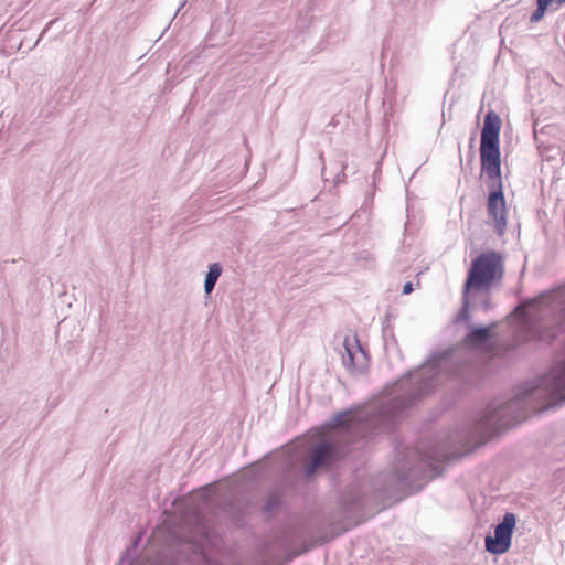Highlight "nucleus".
Returning a JSON list of instances; mask_svg holds the SVG:
<instances>
[{"mask_svg":"<svg viewBox=\"0 0 565 565\" xmlns=\"http://www.w3.org/2000/svg\"><path fill=\"white\" fill-rule=\"evenodd\" d=\"M287 488H288V483L287 481H280L276 484H274L269 491L267 492L265 499H264V504H263V508H262V511L269 515V514H273L275 512H277L281 507H282V503H284V498L286 495V492H287Z\"/></svg>","mask_w":565,"mask_h":565,"instance_id":"11","label":"nucleus"},{"mask_svg":"<svg viewBox=\"0 0 565 565\" xmlns=\"http://www.w3.org/2000/svg\"><path fill=\"white\" fill-rule=\"evenodd\" d=\"M563 403H565V361L556 363L535 381L520 386L510 399L490 402L475 420L473 433L482 438H491L526 420L533 413H542Z\"/></svg>","mask_w":565,"mask_h":565,"instance_id":"2","label":"nucleus"},{"mask_svg":"<svg viewBox=\"0 0 565 565\" xmlns=\"http://www.w3.org/2000/svg\"><path fill=\"white\" fill-rule=\"evenodd\" d=\"M501 127L500 116L492 109L488 110L483 118L479 149L481 172L488 177L487 213L498 236H503L507 228V203L501 172Z\"/></svg>","mask_w":565,"mask_h":565,"instance_id":"4","label":"nucleus"},{"mask_svg":"<svg viewBox=\"0 0 565 565\" xmlns=\"http://www.w3.org/2000/svg\"><path fill=\"white\" fill-rule=\"evenodd\" d=\"M523 327L525 340L552 343L565 331V286L529 300Z\"/></svg>","mask_w":565,"mask_h":565,"instance_id":"5","label":"nucleus"},{"mask_svg":"<svg viewBox=\"0 0 565 565\" xmlns=\"http://www.w3.org/2000/svg\"><path fill=\"white\" fill-rule=\"evenodd\" d=\"M504 273L503 258L499 252H483L477 256L468 270L463 287L471 290H488L492 284L502 278Z\"/></svg>","mask_w":565,"mask_h":565,"instance_id":"6","label":"nucleus"},{"mask_svg":"<svg viewBox=\"0 0 565 565\" xmlns=\"http://www.w3.org/2000/svg\"><path fill=\"white\" fill-rule=\"evenodd\" d=\"M344 353H342V363L351 372H362L366 366L367 355L363 351L356 337L352 340L345 337L343 341Z\"/></svg>","mask_w":565,"mask_h":565,"instance_id":"9","label":"nucleus"},{"mask_svg":"<svg viewBox=\"0 0 565 565\" xmlns=\"http://www.w3.org/2000/svg\"><path fill=\"white\" fill-rule=\"evenodd\" d=\"M223 268L220 263H212L209 265V270L205 275L204 279V292L205 295H210L222 275Z\"/></svg>","mask_w":565,"mask_h":565,"instance_id":"14","label":"nucleus"},{"mask_svg":"<svg viewBox=\"0 0 565 565\" xmlns=\"http://www.w3.org/2000/svg\"><path fill=\"white\" fill-rule=\"evenodd\" d=\"M414 290V286L412 281H407L403 286V295H409Z\"/></svg>","mask_w":565,"mask_h":565,"instance_id":"19","label":"nucleus"},{"mask_svg":"<svg viewBox=\"0 0 565 565\" xmlns=\"http://www.w3.org/2000/svg\"><path fill=\"white\" fill-rule=\"evenodd\" d=\"M480 373L479 366L463 348H448L431 354L417 369L386 386L387 395L394 396L373 413L361 416L353 408H348L335 414L328 425L337 426L341 433L349 435L350 443L391 434L395 430L402 413L430 394L446 379L472 386L479 382Z\"/></svg>","mask_w":565,"mask_h":565,"instance_id":"1","label":"nucleus"},{"mask_svg":"<svg viewBox=\"0 0 565 565\" xmlns=\"http://www.w3.org/2000/svg\"><path fill=\"white\" fill-rule=\"evenodd\" d=\"M296 532L295 529L284 530L275 537V544L285 552V563L291 562L295 557L308 551V547H303L302 550L294 548Z\"/></svg>","mask_w":565,"mask_h":565,"instance_id":"12","label":"nucleus"},{"mask_svg":"<svg viewBox=\"0 0 565 565\" xmlns=\"http://www.w3.org/2000/svg\"><path fill=\"white\" fill-rule=\"evenodd\" d=\"M343 448L333 436L319 438L309 449L303 465V476L308 479L315 477L319 470L327 469L340 460Z\"/></svg>","mask_w":565,"mask_h":565,"instance_id":"7","label":"nucleus"},{"mask_svg":"<svg viewBox=\"0 0 565 565\" xmlns=\"http://www.w3.org/2000/svg\"><path fill=\"white\" fill-rule=\"evenodd\" d=\"M458 321L467 322V326L470 323V301H469V292H466V287L462 290V307L457 316Z\"/></svg>","mask_w":565,"mask_h":565,"instance_id":"16","label":"nucleus"},{"mask_svg":"<svg viewBox=\"0 0 565 565\" xmlns=\"http://www.w3.org/2000/svg\"><path fill=\"white\" fill-rule=\"evenodd\" d=\"M199 565H218V564L215 561H213L212 558H210L206 554L201 553Z\"/></svg>","mask_w":565,"mask_h":565,"instance_id":"17","label":"nucleus"},{"mask_svg":"<svg viewBox=\"0 0 565 565\" xmlns=\"http://www.w3.org/2000/svg\"><path fill=\"white\" fill-rule=\"evenodd\" d=\"M536 9L530 15V22L532 24L539 23L545 15L548 7L554 3V0H535Z\"/></svg>","mask_w":565,"mask_h":565,"instance_id":"15","label":"nucleus"},{"mask_svg":"<svg viewBox=\"0 0 565 565\" xmlns=\"http://www.w3.org/2000/svg\"><path fill=\"white\" fill-rule=\"evenodd\" d=\"M516 524V515L504 513L502 520L494 526V535L488 534L484 539L486 550L493 555L508 552L512 544V536Z\"/></svg>","mask_w":565,"mask_h":565,"instance_id":"8","label":"nucleus"},{"mask_svg":"<svg viewBox=\"0 0 565 565\" xmlns=\"http://www.w3.org/2000/svg\"><path fill=\"white\" fill-rule=\"evenodd\" d=\"M425 467H433V459L425 454L398 455L392 472L381 473L375 479L355 480L342 497L343 515L356 518L372 503L386 499L395 488H411Z\"/></svg>","mask_w":565,"mask_h":565,"instance_id":"3","label":"nucleus"},{"mask_svg":"<svg viewBox=\"0 0 565 565\" xmlns=\"http://www.w3.org/2000/svg\"><path fill=\"white\" fill-rule=\"evenodd\" d=\"M473 141H475V137L472 136V137L470 138V147H472Z\"/></svg>","mask_w":565,"mask_h":565,"instance_id":"21","label":"nucleus"},{"mask_svg":"<svg viewBox=\"0 0 565 565\" xmlns=\"http://www.w3.org/2000/svg\"><path fill=\"white\" fill-rule=\"evenodd\" d=\"M203 500L206 502V504H213L225 512H231L236 509V503L231 497L223 494L213 497L205 489L203 491Z\"/></svg>","mask_w":565,"mask_h":565,"instance_id":"13","label":"nucleus"},{"mask_svg":"<svg viewBox=\"0 0 565 565\" xmlns=\"http://www.w3.org/2000/svg\"><path fill=\"white\" fill-rule=\"evenodd\" d=\"M468 328L469 331L463 338L465 345L472 349H483L492 341L497 322H492L489 326H473L469 323Z\"/></svg>","mask_w":565,"mask_h":565,"instance_id":"10","label":"nucleus"},{"mask_svg":"<svg viewBox=\"0 0 565 565\" xmlns=\"http://www.w3.org/2000/svg\"><path fill=\"white\" fill-rule=\"evenodd\" d=\"M479 306L483 311L490 310L492 308L490 297H486L484 299H482Z\"/></svg>","mask_w":565,"mask_h":565,"instance_id":"18","label":"nucleus"},{"mask_svg":"<svg viewBox=\"0 0 565 565\" xmlns=\"http://www.w3.org/2000/svg\"><path fill=\"white\" fill-rule=\"evenodd\" d=\"M554 2L557 4V8L565 4V0H554Z\"/></svg>","mask_w":565,"mask_h":565,"instance_id":"20","label":"nucleus"}]
</instances>
